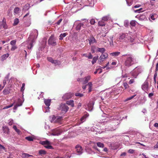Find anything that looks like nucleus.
Here are the masks:
<instances>
[{"instance_id": "22", "label": "nucleus", "mask_w": 158, "mask_h": 158, "mask_svg": "<svg viewBox=\"0 0 158 158\" xmlns=\"http://www.w3.org/2000/svg\"><path fill=\"white\" fill-rule=\"evenodd\" d=\"M106 51V49L104 48H97V51L98 52H100L101 53H105V52Z\"/></svg>"}, {"instance_id": "16", "label": "nucleus", "mask_w": 158, "mask_h": 158, "mask_svg": "<svg viewBox=\"0 0 158 158\" xmlns=\"http://www.w3.org/2000/svg\"><path fill=\"white\" fill-rule=\"evenodd\" d=\"M83 80V84H85L87 83L91 79V76L89 75L87 77H85Z\"/></svg>"}, {"instance_id": "3", "label": "nucleus", "mask_w": 158, "mask_h": 158, "mask_svg": "<svg viewBox=\"0 0 158 158\" xmlns=\"http://www.w3.org/2000/svg\"><path fill=\"white\" fill-rule=\"evenodd\" d=\"M40 144L44 145L45 148L47 149H53V147L51 145V143L48 140H46L44 141H40Z\"/></svg>"}, {"instance_id": "2", "label": "nucleus", "mask_w": 158, "mask_h": 158, "mask_svg": "<svg viewBox=\"0 0 158 158\" xmlns=\"http://www.w3.org/2000/svg\"><path fill=\"white\" fill-rule=\"evenodd\" d=\"M79 20L76 21L74 24V26H76L75 29L77 31H80L82 26L84 25H86V26H89V24H86V22H85L84 23H78V21Z\"/></svg>"}, {"instance_id": "14", "label": "nucleus", "mask_w": 158, "mask_h": 158, "mask_svg": "<svg viewBox=\"0 0 158 158\" xmlns=\"http://www.w3.org/2000/svg\"><path fill=\"white\" fill-rule=\"evenodd\" d=\"M136 18H137L139 20L143 21L146 19V16L144 15H142L140 16L137 15L135 16Z\"/></svg>"}, {"instance_id": "17", "label": "nucleus", "mask_w": 158, "mask_h": 158, "mask_svg": "<svg viewBox=\"0 0 158 158\" xmlns=\"http://www.w3.org/2000/svg\"><path fill=\"white\" fill-rule=\"evenodd\" d=\"M74 101L73 100H70L67 101L66 102V104L71 106V107H73L74 106Z\"/></svg>"}, {"instance_id": "18", "label": "nucleus", "mask_w": 158, "mask_h": 158, "mask_svg": "<svg viewBox=\"0 0 158 158\" xmlns=\"http://www.w3.org/2000/svg\"><path fill=\"white\" fill-rule=\"evenodd\" d=\"M119 90V89H114L111 92V94L112 95H117L119 93L118 92Z\"/></svg>"}, {"instance_id": "33", "label": "nucleus", "mask_w": 158, "mask_h": 158, "mask_svg": "<svg viewBox=\"0 0 158 158\" xmlns=\"http://www.w3.org/2000/svg\"><path fill=\"white\" fill-rule=\"evenodd\" d=\"M98 56H95L94 57L92 61V64H94L96 62V61L98 60Z\"/></svg>"}, {"instance_id": "12", "label": "nucleus", "mask_w": 158, "mask_h": 158, "mask_svg": "<svg viewBox=\"0 0 158 158\" xmlns=\"http://www.w3.org/2000/svg\"><path fill=\"white\" fill-rule=\"evenodd\" d=\"M119 39L120 40H123V39H127L128 36V34L127 33H122L119 35Z\"/></svg>"}, {"instance_id": "20", "label": "nucleus", "mask_w": 158, "mask_h": 158, "mask_svg": "<svg viewBox=\"0 0 158 158\" xmlns=\"http://www.w3.org/2000/svg\"><path fill=\"white\" fill-rule=\"evenodd\" d=\"M37 35H34L33 33H31L29 37L28 38L29 40H35L37 38Z\"/></svg>"}, {"instance_id": "38", "label": "nucleus", "mask_w": 158, "mask_h": 158, "mask_svg": "<svg viewBox=\"0 0 158 158\" xmlns=\"http://www.w3.org/2000/svg\"><path fill=\"white\" fill-rule=\"evenodd\" d=\"M97 146L99 147L103 148L104 147V144L100 142H97Z\"/></svg>"}, {"instance_id": "27", "label": "nucleus", "mask_w": 158, "mask_h": 158, "mask_svg": "<svg viewBox=\"0 0 158 158\" xmlns=\"http://www.w3.org/2000/svg\"><path fill=\"white\" fill-rule=\"evenodd\" d=\"M120 54V52H112L110 54V55L112 56H118Z\"/></svg>"}, {"instance_id": "52", "label": "nucleus", "mask_w": 158, "mask_h": 158, "mask_svg": "<svg viewBox=\"0 0 158 158\" xmlns=\"http://www.w3.org/2000/svg\"><path fill=\"white\" fill-rule=\"evenodd\" d=\"M17 48V47L15 45H13L12 46L11 50V51H13L16 49Z\"/></svg>"}, {"instance_id": "44", "label": "nucleus", "mask_w": 158, "mask_h": 158, "mask_svg": "<svg viewBox=\"0 0 158 158\" xmlns=\"http://www.w3.org/2000/svg\"><path fill=\"white\" fill-rule=\"evenodd\" d=\"M109 18V16H105L102 18V20L103 21H106Z\"/></svg>"}, {"instance_id": "11", "label": "nucleus", "mask_w": 158, "mask_h": 158, "mask_svg": "<svg viewBox=\"0 0 158 158\" xmlns=\"http://www.w3.org/2000/svg\"><path fill=\"white\" fill-rule=\"evenodd\" d=\"M47 59L48 61L53 64H54L56 65L58 64V60H54L51 57H48Z\"/></svg>"}, {"instance_id": "28", "label": "nucleus", "mask_w": 158, "mask_h": 158, "mask_svg": "<svg viewBox=\"0 0 158 158\" xmlns=\"http://www.w3.org/2000/svg\"><path fill=\"white\" fill-rule=\"evenodd\" d=\"M55 40H48V43L49 44L53 46H55L56 44V42Z\"/></svg>"}, {"instance_id": "50", "label": "nucleus", "mask_w": 158, "mask_h": 158, "mask_svg": "<svg viewBox=\"0 0 158 158\" xmlns=\"http://www.w3.org/2000/svg\"><path fill=\"white\" fill-rule=\"evenodd\" d=\"M95 47L94 46H92L91 48V51L92 52V53H93L95 52Z\"/></svg>"}, {"instance_id": "39", "label": "nucleus", "mask_w": 158, "mask_h": 158, "mask_svg": "<svg viewBox=\"0 0 158 158\" xmlns=\"http://www.w3.org/2000/svg\"><path fill=\"white\" fill-rule=\"evenodd\" d=\"M123 85L125 89L128 88L129 87L128 85L126 82H123Z\"/></svg>"}, {"instance_id": "48", "label": "nucleus", "mask_w": 158, "mask_h": 158, "mask_svg": "<svg viewBox=\"0 0 158 158\" xmlns=\"http://www.w3.org/2000/svg\"><path fill=\"white\" fill-rule=\"evenodd\" d=\"M89 21L91 24L92 25L94 24L95 23V19H91V20H90Z\"/></svg>"}, {"instance_id": "32", "label": "nucleus", "mask_w": 158, "mask_h": 158, "mask_svg": "<svg viewBox=\"0 0 158 158\" xmlns=\"http://www.w3.org/2000/svg\"><path fill=\"white\" fill-rule=\"evenodd\" d=\"M10 92V90L8 89H5L3 90V94L4 95H7V94H9Z\"/></svg>"}, {"instance_id": "35", "label": "nucleus", "mask_w": 158, "mask_h": 158, "mask_svg": "<svg viewBox=\"0 0 158 158\" xmlns=\"http://www.w3.org/2000/svg\"><path fill=\"white\" fill-rule=\"evenodd\" d=\"M47 153L46 151L43 150H40V158H41V156H42V155H45Z\"/></svg>"}, {"instance_id": "51", "label": "nucleus", "mask_w": 158, "mask_h": 158, "mask_svg": "<svg viewBox=\"0 0 158 158\" xmlns=\"http://www.w3.org/2000/svg\"><path fill=\"white\" fill-rule=\"evenodd\" d=\"M129 24V22L127 20H126L124 21V25L125 27H127Z\"/></svg>"}, {"instance_id": "21", "label": "nucleus", "mask_w": 158, "mask_h": 158, "mask_svg": "<svg viewBox=\"0 0 158 158\" xmlns=\"http://www.w3.org/2000/svg\"><path fill=\"white\" fill-rule=\"evenodd\" d=\"M148 87V83L145 82L143 85L142 86V89L143 90L147 89Z\"/></svg>"}, {"instance_id": "46", "label": "nucleus", "mask_w": 158, "mask_h": 158, "mask_svg": "<svg viewBox=\"0 0 158 158\" xmlns=\"http://www.w3.org/2000/svg\"><path fill=\"white\" fill-rule=\"evenodd\" d=\"M13 106V104H12L10 105L4 107L3 108V109H7L9 108L12 107Z\"/></svg>"}, {"instance_id": "54", "label": "nucleus", "mask_w": 158, "mask_h": 158, "mask_svg": "<svg viewBox=\"0 0 158 158\" xmlns=\"http://www.w3.org/2000/svg\"><path fill=\"white\" fill-rule=\"evenodd\" d=\"M16 43V41L15 40H12L10 42V44L12 45V46L13 45H15Z\"/></svg>"}, {"instance_id": "42", "label": "nucleus", "mask_w": 158, "mask_h": 158, "mask_svg": "<svg viewBox=\"0 0 158 158\" xmlns=\"http://www.w3.org/2000/svg\"><path fill=\"white\" fill-rule=\"evenodd\" d=\"M135 23V21L132 20L130 22V24L132 26H135L136 25Z\"/></svg>"}, {"instance_id": "60", "label": "nucleus", "mask_w": 158, "mask_h": 158, "mask_svg": "<svg viewBox=\"0 0 158 158\" xmlns=\"http://www.w3.org/2000/svg\"><path fill=\"white\" fill-rule=\"evenodd\" d=\"M134 82V79H131L129 81V84H131L133 83Z\"/></svg>"}, {"instance_id": "36", "label": "nucleus", "mask_w": 158, "mask_h": 158, "mask_svg": "<svg viewBox=\"0 0 158 158\" xmlns=\"http://www.w3.org/2000/svg\"><path fill=\"white\" fill-rule=\"evenodd\" d=\"M30 7V4H27L24 6V9L25 10H28Z\"/></svg>"}, {"instance_id": "63", "label": "nucleus", "mask_w": 158, "mask_h": 158, "mask_svg": "<svg viewBox=\"0 0 158 158\" xmlns=\"http://www.w3.org/2000/svg\"><path fill=\"white\" fill-rule=\"evenodd\" d=\"M136 96V95H134L131 97H130L129 98H128L127 99V100H130L131 99H132V98H133L135 96Z\"/></svg>"}, {"instance_id": "58", "label": "nucleus", "mask_w": 158, "mask_h": 158, "mask_svg": "<svg viewBox=\"0 0 158 158\" xmlns=\"http://www.w3.org/2000/svg\"><path fill=\"white\" fill-rule=\"evenodd\" d=\"M3 149L4 150H6V148L4 147L0 144V150Z\"/></svg>"}, {"instance_id": "55", "label": "nucleus", "mask_w": 158, "mask_h": 158, "mask_svg": "<svg viewBox=\"0 0 158 158\" xmlns=\"http://www.w3.org/2000/svg\"><path fill=\"white\" fill-rule=\"evenodd\" d=\"M16 104H18L19 105V104H21V106L22 105V100L20 99L19 100L18 102Z\"/></svg>"}, {"instance_id": "13", "label": "nucleus", "mask_w": 158, "mask_h": 158, "mask_svg": "<svg viewBox=\"0 0 158 158\" xmlns=\"http://www.w3.org/2000/svg\"><path fill=\"white\" fill-rule=\"evenodd\" d=\"M51 100L49 99H45L44 100V102L46 105L48 106L47 109L49 110V106H50L51 103Z\"/></svg>"}, {"instance_id": "61", "label": "nucleus", "mask_w": 158, "mask_h": 158, "mask_svg": "<svg viewBox=\"0 0 158 158\" xmlns=\"http://www.w3.org/2000/svg\"><path fill=\"white\" fill-rule=\"evenodd\" d=\"M134 152V150L132 149H130L128 150V152L131 153H133Z\"/></svg>"}, {"instance_id": "23", "label": "nucleus", "mask_w": 158, "mask_h": 158, "mask_svg": "<svg viewBox=\"0 0 158 158\" xmlns=\"http://www.w3.org/2000/svg\"><path fill=\"white\" fill-rule=\"evenodd\" d=\"M62 119V117L61 116H58L56 117V119L55 120L54 122L55 123H60Z\"/></svg>"}, {"instance_id": "1", "label": "nucleus", "mask_w": 158, "mask_h": 158, "mask_svg": "<svg viewBox=\"0 0 158 158\" xmlns=\"http://www.w3.org/2000/svg\"><path fill=\"white\" fill-rule=\"evenodd\" d=\"M122 56H126V58L124 62L125 66L129 67L134 64L135 59L134 56L131 54H125Z\"/></svg>"}, {"instance_id": "64", "label": "nucleus", "mask_w": 158, "mask_h": 158, "mask_svg": "<svg viewBox=\"0 0 158 158\" xmlns=\"http://www.w3.org/2000/svg\"><path fill=\"white\" fill-rule=\"evenodd\" d=\"M62 19H59L56 23L57 25H59L60 23L61 22Z\"/></svg>"}, {"instance_id": "4", "label": "nucleus", "mask_w": 158, "mask_h": 158, "mask_svg": "<svg viewBox=\"0 0 158 158\" xmlns=\"http://www.w3.org/2000/svg\"><path fill=\"white\" fill-rule=\"evenodd\" d=\"M69 109V107L65 104L61 103L58 108V109L65 113L68 111Z\"/></svg>"}, {"instance_id": "5", "label": "nucleus", "mask_w": 158, "mask_h": 158, "mask_svg": "<svg viewBox=\"0 0 158 158\" xmlns=\"http://www.w3.org/2000/svg\"><path fill=\"white\" fill-rule=\"evenodd\" d=\"M108 56V54L106 53H104L102 54L100 56L98 59V62L100 64H101L104 61Z\"/></svg>"}, {"instance_id": "31", "label": "nucleus", "mask_w": 158, "mask_h": 158, "mask_svg": "<svg viewBox=\"0 0 158 158\" xmlns=\"http://www.w3.org/2000/svg\"><path fill=\"white\" fill-rule=\"evenodd\" d=\"M34 42L33 40L29 42V44L28 45L27 47L28 49H31L33 47V44Z\"/></svg>"}, {"instance_id": "45", "label": "nucleus", "mask_w": 158, "mask_h": 158, "mask_svg": "<svg viewBox=\"0 0 158 158\" xmlns=\"http://www.w3.org/2000/svg\"><path fill=\"white\" fill-rule=\"evenodd\" d=\"M143 10L142 8H140L139 9L135 10L134 12L135 13H139L140 12H143V11H142V10Z\"/></svg>"}, {"instance_id": "57", "label": "nucleus", "mask_w": 158, "mask_h": 158, "mask_svg": "<svg viewBox=\"0 0 158 158\" xmlns=\"http://www.w3.org/2000/svg\"><path fill=\"white\" fill-rule=\"evenodd\" d=\"M138 74H135L134 73H132L131 75L134 78H136L137 77L138 75Z\"/></svg>"}, {"instance_id": "59", "label": "nucleus", "mask_w": 158, "mask_h": 158, "mask_svg": "<svg viewBox=\"0 0 158 158\" xmlns=\"http://www.w3.org/2000/svg\"><path fill=\"white\" fill-rule=\"evenodd\" d=\"M21 106V104H19V105H18V104H16L15 106H14V110H16L17 108L18 107V106Z\"/></svg>"}, {"instance_id": "37", "label": "nucleus", "mask_w": 158, "mask_h": 158, "mask_svg": "<svg viewBox=\"0 0 158 158\" xmlns=\"http://www.w3.org/2000/svg\"><path fill=\"white\" fill-rule=\"evenodd\" d=\"M20 10V8L19 7H15L14 10V12L16 14H17L19 13V11Z\"/></svg>"}, {"instance_id": "7", "label": "nucleus", "mask_w": 158, "mask_h": 158, "mask_svg": "<svg viewBox=\"0 0 158 158\" xmlns=\"http://www.w3.org/2000/svg\"><path fill=\"white\" fill-rule=\"evenodd\" d=\"M75 148L77 154L80 155L82 153V149L81 147L78 145L76 146Z\"/></svg>"}, {"instance_id": "8", "label": "nucleus", "mask_w": 158, "mask_h": 158, "mask_svg": "<svg viewBox=\"0 0 158 158\" xmlns=\"http://www.w3.org/2000/svg\"><path fill=\"white\" fill-rule=\"evenodd\" d=\"M87 85H88V86H89L88 92H90L91 91L92 89V83L91 82H89L88 83V84L87 85H85L83 86L82 88L84 89H85L86 88V86H87Z\"/></svg>"}, {"instance_id": "15", "label": "nucleus", "mask_w": 158, "mask_h": 158, "mask_svg": "<svg viewBox=\"0 0 158 158\" xmlns=\"http://www.w3.org/2000/svg\"><path fill=\"white\" fill-rule=\"evenodd\" d=\"M2 27L5 29L7 28L6 23L3 20L2 21V22L0 23V29H1Z\"/></svg>"}, {"instance_id": "26", "label": "nucleus", "mask_w": 158, "mask_h": 158, "mask_svg": "<svg viewBox=\"0 0 158 158\" xmlns=\"http://www.w3.org/2000/svg\"><path fill=\"white\" fill-rule=\"evenodd\" d=\"M68 34L66 33L61 34L59 36V40H62L63 38L65 37Z\"/></svg>"}, {"instance_id": "30", "label": "nucleus", "mask_w": 158, "mask_h": 158, "mask_svg": "<svg viewBox=\"0 0 158 158\" xmlns=\"http://www.w3.org/2000/svg\"><path fill=\"white\" fill-rule=\"evenodd\" d=\"M13 128L14 130L19 135H20L21 134V132L18 129L16 126L14 125L13 126Z\"/></svg>"}, {"instance_id": "24", "label": "nucleus", "mask_w": 158, "mask_h": 158, "mask_svg": "<svg viewBox=\"0 0 158 158\" xmlns=\"http://www.w3.org/2000/svg\"><path fill=\"white\" fill-rule=\"evenodd\" d=\"M106 35L104 34H102V33L98 34L97 35V38L98 39H103V37H105Z\"/></svg>"}, {"instance_id": "40", "label": "nucleus", "mask_w": 158, "mask_h": 158, "mask_svg": "<svg viewBox=\"0 0 158 158\" xmlns=\"http://www.w3.org/2000/svg\"><path fill=\"white\" fill-rule=\"evenodd\" d=\"M98 24L100 26H102L105 25V23L102 20L101 21L99 22L98 23Z\"/></svg>"}, {"instance_id": "19", "label": "nucleus", "mask_w": 158, "mask_h": 158, "mask_svg": "<svg viewBox=\"0 0 158 158\" xmlns=\"http://www.w3.org/2000/svg\"><path fill=\"white\" fill-rule=\"evenodd\" d=\"M3 132L4 133L8 134L9 133V128L6 127H3Z\"/></svg>"}, {"instance_id": "41", "label": "nucleus", "mask_w": 158, "mask_h": 158, "mask_svg": "<svg viewBox=\"0 0 158 158\" xmlns=\"http://www.w3.org/2000/svg\"><path fill=\"white\" fill-rule=\"evenodd\" d=\"M126 1L127 3L128 6H130L132 4V2L130 1V0H126Z\"/></svg>"}, {"instance_id": "10", "label": "nucleus", "mask_w": 158, "mask_h": 158, "mask_svg": "<svg viewBox=\"0 0 158 158\" xmlns=\"http://www.w3.org/2000/svg\"><path fill=\"white\" fill-rule=\"evenodd\" d=\"M118 40H114V41H113V40H110L109 42L110 46L112 47L117 46L118 45L117 42H118Z\"/></svg>"}, {"instance_id": "34", "label": "nucleus", "mask_w": 158, "mask_h": 158, "mask_svg": "<svg viewBox=\"0 0 158 158\" xmlns=\"http://www.w3.org/2000/svg\"><path fill=\"white\" fill-rule=\"evenodd\" d=\"M19 22V19L18 18H15L14 20L13 25L15 26L17 25Z\"/></svg>"}, {"instance_id": "25", "label": "nucleus", "mask_w": 158, "mask_h": 158, "mask_svg": "<svg viewBox=\"0 0 158 158\" xmlns=\"http://www.w3.org/2000/svg\"><path fill=\"white\" fill-rule=\"evenodd\" d=\"M9 55L8 53H7L6 54H5L1 56V60L2 61H3L4 60L6 59L9 56Z\"/></svg>"}, {"instance_id": "47", "label": "nucleus", "mask_w": 158, "mask_h": 158, "mask_svg": "<svg viewBox=\"0 0 158 158\" xmlns=\"http://www.w3.org/2000/svg\"><path fill=\"white\" fill-rule=\"evenodd\" d=\"M99 70H100V71L99 72V73L100 74V73H101L102 72V70L101 69H97L96 71H95L94 72V74H96V73H97L98 72V71Z\"/></svg>"}, {"instance_id": "43", "label": "nucleus", "mask_w": 158, "mask_h": 158, "mask_svg": "<svg viewBox=\"0 0 158 158\" xmlns=\"http://www.w3.org/2000/svg\"><path fill=\"white\" fill-rule=\"evenodd\" d=\"M26 139L29 141H32L33 140V138L31 136H27L25 138Z\"/></svg>"}, {"instance_id": "53", "label": "nucleus", "mask_w": 158, "mask_h": 158, "mask_svg": "<svg viewBox=\"0 0 158 158\" xmlns=\"http://www.w3.org/2000/svg\"><path fill=\"white\" fill-rule=\"evenodd\" d=\"M89 43L90 45H91L92 44L94 43H96L97 42L96 40H89Z\"/></svg>"}, {"instance_id": "29", "label": "nucleus", "mask_w": 158, "mask_h": 158, "mask_svg": "<svg viewBox=\"0 0 158 158\" xmlns=\"http://www.w3.org/2000/svg\"><path fill=\"white\" fill-rule=\"evenodd\" d=\"M22 156L23 158H27L30 156H33L27 153H22Z\"/></svg>"}, {"instance_id": "9", "label": "nucleus", "mask_w": 158, "mask_h": 158, "mask_svg": "<svg viewBox=\"0 0 158 158\" xmlns=\"http://www.w3.org/2000/svg\"><path fill=\"white\" fill-rule=\"evenodd\" d=\"M62 131L60 130H54L52 131V135H60Z\"/></svg>"}, {"instance_id": "56", "label": "nucleus", "mask_w": 158, "mask_h": 158, "mask_svg": "<svg viewBox=\"0 0 158 158\" xmlns=\"http://www.w3.org/2000/svg\"><path fill=\"white\" fill-rule=\"evenodd\" d=\"M25 84L24 83H23L22 84V86L21 88V91H23L24 89V86H25Z\"/></svg>"}, {"instance_id": "62", "label": "nucleus", "mask_w": 158, "mask_h": 158, "mask_svg": "<svg viewBox=\"0 0 158 158\" xmlns=\"http://www.w3.org/2000/svg\"><path fill=\"white\" fill-rule=\"evenodd\" d=\"M87 57L89 59H91L93 58V56L90 53H89V56H87Z\"/></svg>"}, {"instance_id": "49", "label": "nucleus", "mask_w": 158, "mask_h": 158, "mask_svg": "<svg viewBox=\"0 0 158 158\" xmlns=\"http://www.w3.org/2000/svg\"><path fill=\"white\" fill-rule=\"evenodd\" d=\"M75 95L77 96H79L80 97H82L83 96V94L80 93H76Z\"/></svg>"}, {"instance_id": "6", "label": "nucleus", "mask_w": 158, "mask_h": 158, "mask_svg": "<svg viewBox=\"0 0 158 158\" xmlns=\"http://www.w3.org/2000/svg\"><path fill=\"white\" fill-rule=\"evenodd\" d=\"M73 94L71 93H68L65 94L62 97V98L65 100L71 98L73 96Z\"/></svg>"}]
</instances>
